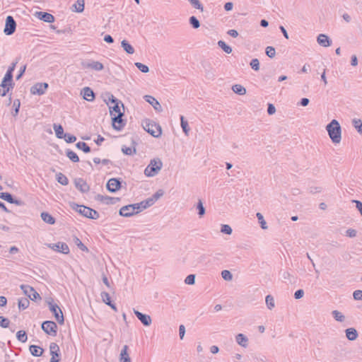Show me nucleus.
Instances as JSON below:
<instances>
[{"label":"nucleus","instance_id":"f257e3e1","mask_svg":"<svg viewBox=\"0 0 362 362\" xmlns=\"http://www.w3.org/2000/svg\"><path fill=\"white\" fill-rule=\"evenodd\" d=\"M326 130L334 144H339L341 139V127L337 119H332L327 126Z\"/></svg>","mask_w":362,"mask_h":362},{"label":"nucleus","instance_id":"f03ea898","mask_svg":"<svg viewBox=\"0 0 362 362\" xmlns=\"http://www.w3.org/2000/svg\"><path fill=\"white\" fill-rule=\"evenodd\" d=\"M72 208L84 217L94 220H96L100 217L99 213L95 209H93L90 207L83 205H79L77 204H74Z\"/></svg>","mask_w":362,"mask_h":362},{"label":"nucleus","instance_id":"7ed1b4c3","mask_svg":"<svg viewBox=\"0 0 362 362\" xmlns=\"http://www.w3.org/2000/svg\"><path fill=\"white\" fill-rule=\"evenodd\" d=\"M162 167L163 163L160 158L152 159L145 168L144 174L147 177H153L160 170Z\"/></svg>","mask_w":362,"mask_h":362},{"label":"nucleus","instance_id":"20e7f679","mask_svg":"<svg viewBox=\"0 0 362 362\" xmlns=\"http://www.w3.org/2000/svg\"><path fill=\"white\" fill-rule=\"evenodd\" d=\"M143 127L144 130L149 133L153 137L157 138L161 135V127L153 121L146 119L144 122Z\"/></svg>","mask_w":362,"mask_h":362},{"label":"nucleus","instance_id":"39448f33","mask_svg":"<svg viewBox=\"0 0 362 362\" xmlns=\"http://www.w3.org/2000/svg\"><path fill=\"white\" fill-rule=\"evenodd\" d=\"M42 329L49 335H51L52 337L57 336V324L53 321H45L42 324Z\"/></svg>","mask_w":362,"mask_h":362},{"label":"nucleus","instance_id":"423d86ee","mask_svg":"<svg viewBox=\"0 0 362 362\" xmlns=\"http://www.w3.org/2000/svg\"><path fill=\"white\" fill-rule=\"evenodd\" d=\"M49 308L50 311L53 313L56 320L59 324L63 325L64 322V318L61 308L52 302H49Z\"/></svg>","mask_w":362,"mask_h":362},{"label":"nucleus","instance_id":"0eeeda50","mask_svg":"<svg viewBox=\"0 0 362 362\" xmlns=\"http://www.w3.org/2000/svg\"><path fill=\"white\" fill-rule=\"evenodd\" d=\"M16 28V23L13 18L11 16H7L6 19V25L4 28V33L7 35H12Z\"/></svg>","mask_w":362,"mask_h":362},{"label":"nucleus","instance_id":"6e6552de","mask_svg":"<svg viewBox=\"0 0 362 362\" xmlns=\"http://www.w3.org/2000/svg\"><path fill=\"white\" fill-rule=\"evenodd\" d=\"M21 288L24 293L28 296L32 300L41 299L40 294L32 286L29 285H21Z\"/></svg>","mask_w":362,"mask_h":362},{"label":"nucleus","instance_id":"1a4fd4ad","mask_svg":"<svg viewBox=\"0 0 362 362\" xmlns=\"http://www.w3.org/2000/svg\"><path fill=\"white\" fill-rule=\"evenodd\" d=\"M81 66L83 69H93L95 71H101L104 69L103 64L98 61L82 62Z\"/></svg>","mask_w":362,"mask_h":362},{"label":"nucleus","instance_id":"9d476101","mask_svg":"<svg viewBox=\"0 0 362 362\" xmlns=\"http://www.w3.org/2000/svg\"><path fill=\"white\" fill-rule=\"evenodd\" d=\"M48 88V83H37L33 85L30 88L32 94H37L39 95H43Z\"/></svg>","mask_w":362,"mask_h":362},{"label":"nucleus","instance_id":"9b49d317","mask_svg":"<svg viewBox=\"0 0 362 362\" xmlns=\"http://www.w3.org/2000/svg\"><path fill=\"white\" fill-rule=\"evenodd\" d=\"M49 247L53 250L63 254L67 255L69 253V248L66 243L62 242H58L54 244H49Z\"/></svg>","mask_w":362,"mask_h":362},{"label":"nucleus","instance_id":"f8f14e48","mask_svg":"<svg viewBox=\"0 0 362 362\" xmlns=\"http://www.w3.org/2000/svg\"><path fill=\"white\" fill-rule=\"evenodd\" d=\"M95 200L100 202L103 204L110 205L115 204L118 201H119V198L117 197H112L107 195L97 194L95 197Z\"/></svg>","mask_w":362,"mask_h":362},{"label":"nucleus","instance_id":"ddd939ff","mask_svg":"<svg viewBox=\"0 0 362 362\" xmlns=\"http://www.w3.org/2000/svg\"><path fill=\"white\" fill-rule=\"evenodd\" d=\"M107 189L110 192H115L121 187V182L117 178H111L107 181Z\"/></svg>","mask_w":362,"mask_h":362},{"label":"nucleus","instance_id":"4468645a","mask_svg":"<svg viewBox=\"0 0 362 362\" xmlns=\"http://www.w3.org/2000/svg\"><path fill=\"white\" fill-rule=\"evenodd\" d=\"M0 199L5 200L10 204H14L17 206H21L23 204V202L21 200L14 199L13 196L8 192H1Z\"/></svg>","mask_w":362,"mask_h":362},{"label":"nucleus","instance_id":"2eb2a0df","mask_svg":"<svg viewBox=\"0 0 362 362\" xmlns=\"http://www.w3.org/2000/svg\"><path fill=\"white\" fill-rule=\"evenodd\" d=\"M76 187L82 193L88 192L90 187L87 182L82 178H77L74 180Z\"/></svg>","mask_w":362,"mask_h":362},{"label":"nucleus","instance_id":"dca6fc26","mask_svg":"<svg viewBox=\"0 0 362 362\" xmlns=\"http://www.w3.org/2000/svg\"><path fill=\"white\" fill-rule=\"evenodd\" d=\"M122 113H119L117 115L115 114L112 117V127L116 130H121L125 124L122 119Z\"/></svg>","mask_w":362,"mask_h":362},{"label":"nucleus","instance_id":"f3484780","mask_svg":"<svg viewBox=\"0 0 362 362\" xmlns=\"http://www.w3.org/2000/svg\"><path fill=\"white\" fill-rule=\"evenodd\" d=\"M120 216L124 217H130L135 214V211H134V206L132 204H129L122 206L119 211Z\"/></svg>","mask_w":362,"mask_h":362},{"label":"nucleus","instance_id":"a211bd4d","mask_svg":"<svg viewBox=\"0 0 362 362\" xmlns=\"http://www.w3.org/2000/svg\"><path fill=\"white\" fill-rule=\"evenodd\" d=\"M84 100L92 102L95 100V95L93 90L89 87H85L81 90V93Z\"/></svg>","mask_w":362,"mask_h":362},{"label":"nucleus","instance_id":"6ab92c4d","mask_svg":"<svg viewBox=\"0 0 362 362\" xmlns=\"http://www.w3.org/2000/svg\"><path fill=\"white\" fill-rule=\"evenodd\" d=\"M134 313L144 325L149 326L151 324L152 320L149 315L143 314L141 312L135 310H134Z\"/></svg>","mask_w":362,"mask_h":362},{"label":"nucleus","instance_id":"aec40b11","mask_svg":"<svg viewBox=\"0 0 362 362\" xmlns=\"http://www.w3.org/2000/svg\"><path fill=\"white\" fill-rule=\"evenodd\" d=\"M317 42L320 45L324 47H329L332 45L331 39L325 34L318 35Z\"/></svg>","mask_w":362,"mask_h":362},{"label":"nucleus","instance_id":"412c9836","mask_svg":"<svg viewBox=\"0 0 362 362\" xmlns=\"http://www.w3.org/2000/svg\"><path fill=\"white\" fill-rule=\"evenodd\" d=\"M145 100L150 103L153 108L157 111H162V107L159 102L153 96L151 95H145L144 96Z\"/></svg>","mask_w":362,"mask_h":362},{"label":"nucleus","instance_id":"4be33fe9","mask_svg":"<svg viewBox=\"0 0 362 362\" xmlns=\"http://www.w3.org/2000/svg\"><path fill=\"white\" fill-rule=\"evenodd\" d=\"M14 87V83H4L1 81V83L0 84V95L1 96H5L6 94L9 92L11 89H13Z\"/></svg>","mask_w":362,"mask_h":362},{"label":"nucleus","instance_id":"5701e85b","mask_svg":"<svg viewBox=\"0 0 362 362\" xmlns=\"http://www.w3.org/2000/svg\"><path fill=\"white\" fill-rule=\"evenodd\" d=\"M49 351H50V354L52 356V358H59L60 349H59V346H58V344L57 343L52 342L49 344Z\"/></svg>","mask_w":362,"mask_h":362},{"label":"nucleus","instance_id":"b1692460","mask_svg":"<svg viewBox=\"0 0 362 362\" xmlns=\"http://www.w3.org/2000/svg\"><path fill=\"white\" fill-rule=\"evenodd\" d=\"M37 17L46 22V23H53L54 21V17L51 13L47 12L40 11L37 13Z\"/></svg>","mask_w":362,"mask_h":362},{"label":"nucleus","instance_id":"393cba45","mask_svg":"<svg viewBox=\"0 0 362 362\" xmlns=\"http://www.w3.org/2000/svg\"><path fill=\"white\" fill-rule=\"evenodd\" d=\"M346 337L350 341L356 340L358 337L357 330L354 327H349L345 329Z\"/></svg>","mask_w":362,"mask_h":362},{"label":"nucleus","instance_id":"a878e982","mask_svg":"<svg viewBox=\"0 0 362 362\" xmlns=\"http://www.w3.org/2000/svg\"><path fill=\"white\" fill-rule=\"evenodd\" d=\"M128 349L129 346L127 345L123 346L119 355V362H132L128 354Z\"/></svg>","mask_w":362,"mask_h":362},{"label":"nucleus","instance_id":"bb28decb","mask_svg":"<svg viewBox=\"0 0 362 362\" xmlns=\"http://www.w3.org/2000/svg\"><path fill=\"white\" fill-rule=\"evenodd\" d=\"M29 349L31 354L34 356H40L44 351L43 349L36 345H30Z\"/></svg>","mask_w":362,"mask_h":362},{"label":"nucleus","instance_id":"cd10ccee","mask_svg":"<svg viewBox=\"0 0 362 362\" xmlns=\"http://www.w3.org/2000/svg\"><path fill=\"white\" fill-rule=\"evenodd\" d=\"M41 218L47 223L54 224L55 223V218L47 212H42Z\"/></svg>","mask_w":362,"mask_h":362},{"label":"nucleus","instance_id":"c85d7f7f","mask_svg":"<svg viewBox=\"0 0 362 362\" xmlns=\"http://www.w3.org/2000/svg\"><path fill=\"white\" fill-rule=\"evenodd\" d=\"M121 45L127 53L129 54L134 53V47L126 40L122 41Z\"/></svg>","mask_w":362,"mask_h":362},{"label":"nucleus","instance_id":"c756f323","mask_svg":"<svg viewBox=\"0 0 362 362\" xmlns=\"http://www.w3.org/2000/svg\"><path fill=\"white\" fill-rule=\"evenodd\" d=\"M53 128L54 129V132H55V134H56V136L57 138L63 139V137H64L65 134L64 133V129L61 124H54L53 125Z\"/></svg>","mask_w":362,"mask_h":362},{"label":"nucleus","instance_id":"7c9ffc66","mask_svg":"<svg viewBox=\"0 0 362 362\" xmlns=\"http://www.w3.org/2000/svg\"><path fill=\"white\" fill-rule=\"evenodd\" d=\"M237 343L243 347L247 346V338L243 334H238L236 336Z\"/></svg>","mask_w":362,"mask_h":362},{"label":"nucleus","instance_id":"2f4dec72","mask_svg":"<svg viewBox=\"0 0 362 362\" xmlns=\"http://www.w3.org/2000/svg\"><path fill=\"white\" fill-rule=\"evenodd\" d=\"M66 155L74 163H78L79 161V158L77 154L71 149H66Z\"/></svg>","mask_w":362,"mask_h":362},{"label":"nucleus","instance_id":"473e14b6","mask_svg":"<svg viewBox=\"0 0 362 362\" xmlns=\"http://www.w3.org/2000/svg\"><path fill=\"white\" fill-rule=\"evenodd\" d=\"M232 90H233L234 93L240 95H243L246 93V89L240 84H235L233 86Z\"/></svg>","mask_w":362,"mask_h":362},{"label":"nucleus","instance_id":"72a5a7b5","mask_svg":"<svg viewBox=\"0 0 362 362\" xmlns=\"http://www.w3.org/2000/svg\"><path fill=\"white\" fill-rule=\"evenodd\" d=\"M84 0H77L76 2L73 5L74 11L78 13H81L84 10Z\"/></svg>","mask_w":362,"mask_h":362},{"label":"nucleus","instance_id":"f704fd0d","mask_svg":"<svg viewBox=\"0 0 362 362\" xmlns=\"http://www.w3.org/2000/svg\"><path fill=\"white\" fill-rule=\"evenodd\" d=\"M180 124L184 133L187 136L190 129L189 127L188 122L185 119L183 116L180 117Z\"/></svg>","mask_w":362,"mask_h":362},{"label":"nucleus","instance_id":"c9c22d12","mask_svg":"<svg viewBox=\"0 0 362 362\" xmlns=\"http://www.w3.org/2000/svg\"><path fill=\"white\" fill-rule=\"evenodd\" d=\"M76 146L80 149L82 150L84 153H88L90 152V148L88 146V145L83 142V141H79L76 144Z\"/></svg>","mask_w":362,"mask_h":362},{"label":"nucleus","instance_id":"e433bc0d","mask_svg":"<svg viewBox=\"0 0 362 362\" xmlns=\"http://www.w3.org/2000/svg\"><path fill=\"white\" fill-rule=\"evenodd\" d=\"M332 315L335 320L342 322L345 320V316L339 311L338 310H333L332 312Z\"/></svg>","mask_w":362,"mask_h":362},{"label":"nucleus","instance_id":"4c0bfd02","mask_svg":"<svg viewBox=\"0 0 362 362\" xmlns=\"http://www.w3.org/2000/svg\"><path fill=\"white\" fill-rule=\"evenodd\" d=\"M57 180L62 185H67L69 184L68 178L62 173L57 174Z\"/></svg>","mask_w":362,"mask_h":362},{"label":"nucleus","instance_id":"58836bf2","mask_svg":"<svg viewBox=\"0 0 362 362\" xmlns=\"http://www.w3.org/2000/svg\"><path fill=\"white\" fill-rule=\"evenodd\" d=\"M16 337L22 343H25L28 339L27 334L23 330L18 331L16 334Z\"/></svg>","mask_w":362,"mask_h":362},{"label":"nucleus","instance_id":"ea45409f","mask_svg":"<svg viewBox=\"0 0 362 362\" xmlns=\"http://www.w3.org/2000/svg\"><path fill=\"white\" fill-rule=\"evenodd\" d=\"M218 45L227 54H230L232 52V48L226 44L224 41L219 40L218 42Z\"/></svg>","mask_w":362,"mask_h":362},{"label":"nucleus","instance_id":"a19ab883","mask_svg":"<svg viewBox=\"0 0 362 362\" xmlns=\"http://www.w3.org/2000/svg\"><path fill=\"white\" fill-rule=\"evenodd\" d=\"M122 151L124 154L131 156L135 154L136 152V148L133 147H127L126 146H123L122 148Z\"/></svg>","mask_w":362,"mask_h":362},{"label":"nucleus","instance_id":"79ce46f5","mask_svg":"<svg viewBox=\"0 0 362 362\" xmlns=\"http://www.w3.org/2000/svg\"><path fill=\"white\" fill-rule=\"evenodd\" d=\"M197 209L198 210V214L199 217H202L205 214L206 210L203 205L202 199H199L197 204Z\"/></svg>","mask_w":362,"mask_h":362},{"label":"nucleus","instance_id":"37998d69","mask_svg":"<svg viewBox=\"0 0 362 362\" xmlns=\"http://www.w3.org/2000/svg\"><path fill=\"white\" fill-rule=\"evenodd\" d=\"M353 125L354 128L357 130V132L362 134V122L359 119H354L352 121Z\"/></svg>","mask_w":362,"mask_h":362},{"label":"nucleus","instance_id":"c03bdc74","mask_svg":"<svg viewBox=\"0 0 362 362\" xmlns=\"http://www.w3.org/2000/svg\"><path fill=\"white\" fill-rule=\"evenodd\" d=\"M74 240V243L77 245V247L80 250H81L83 252H88V247L81 241V240L78 238L75 237Z\"/></svg>","mask_w":362,"mask_h":362},{"label":"nucleus","instance_id":"a18cd8bd","mask_svg":"<svg viewBox=\"0 0 362 362\" xmlns=\"http://www.w3.org/2000/svg\"><path fill=\"white\" fill-rule=\"evenodd\" d=\"M112 102L115 103V105L112 107V110H110L111 115L113 114V112H115L117 115H119V113H122L120 112V108L119 107L117 100L116 98H115L113 95H112Z\"/></svg>","mask_w":362,"mask_h":362},{"label":"nucleus","instance_id":"49530a36","mask_svg":"<svg viewBox=\"0 0 362 362\" xmlns=\"http://www.w3.org/2000/svg\"><path fill=\"white\" fill-rule=\"evenodd\" d=\"M30 302L27 298L20 299L18 300V308L20 310H25L29 306Z\"/></svg>","mask_w":362,"mask_h":362},{"label":"nucleus","instance_id":"de8ad7c7","mask_svg":"<svg viewBox=\"0 0 362 362\" xmlns=\"http://www.w3.org/2000/svg\"><path fill=\"white\" fill-rule=\"evenodd\" d=\"M189 3L192 4V6L200 10L202 12L204 11L203 5L201 4L199 0H188Z\"/></svg>","mask_w":362,"mask_h":362},{"label":"nucleus","instance_id":"09e8293b","mask_svg":"<svg viewBox=\"0 0 362 362\" xmlns=\"http://www.w3.org/2000/svg\"><path fill=\"white\" fill-rule=\"evenodd\" d=\"M189 21L193 28L197 29L199 28L200 23L195 16H191L189 19Z\"/></svg>","mask_w":362,"mask_h":362},{"label":"nucleus","instance_id":"8fccbe9b","mask_svg":"<svg viewBox=\"0 0 362 362\" xmlns=\"http://www.w3.org/2000/svg\"><path fill=\"white\" fill-rule=\"evenodd\" d=\"M103 301L106 304L109 305L112 303L109 293L106 291H103L100 294Z\"/></svg>","mask_w":362,"mask_h":362},{"label":"nucleus","instance_id":"3c124183","mask_svg":"<svg viewBox=\"0 0 362 362\" xmlns=\"http://www.w3.org/2000/svg\"><path fill=\"white\" fill-rule=\"evenodd\" d=\"M3 83H14L13 82V74L11 72H7L4 75L3 79H2Z\"/></svg>","mask_w":362,"mask_h":362},{"label":"nucleus","instance_id":"603ef678","mask_svg":"<svg viewBox=\"0 0 362 362\" xmlns=\"http://www.w3.org/2000/svg\"><path fill=\"white\" fill-rule=\"evenodd\" d=\"M21 102L19 99H16L13 101L14 110L12 112L13 116H16L19 112Z\"/></svg>","mask_w":362,"mask_h":362},{"label":"nucleus","instance_id":"864d4df0","mask_svg":"<svg viewBox=\"0 0 362 362\" xmlns=\"http://www.w3.org/2000/svg\"><path fill=\"white\" fill-rule=\"evenodd\" d=\"M221 276L226 281H230L233 279V275L228 270H223L221 272Z\"/></svg>","mask_w":362,"mask_h":362},{"label":"nucleus","instance_id":"5fc2aeb1","mask_svg":"<svg viewBox=\"0 0 362 362\" xmlns=\"http://www.w3.org/2000/svg\"><path fill=\"white\" fill-rule=\"evenodd\" d=\"M93 162L95 164L102 163L104 165H107L109 164H112V161L110 160H109V159L105 158V159L100 160L99 158H93Z\"/></svg>","mask_w":362,"mask_h":362},{"label":"nucleus","instance_id":"6e6d98bb","mask_svg":"<svg viewBox=\"0 0 362 362\" xmlns=\"http://www.w3.org/2000/svg\"><path fill=\"white\" fill-rule=\"evenodd\" d=\"M135 66L143 73H147L149 71V69L148 66L141 63V62H136Z\"/></svg>","mask_w":362,"mask_h":362},{"label":"nucleus","instance_id":"4d7b16f0","mask_svg":"<svg viewBox=\"0 0 362 362\" xmlns=\"http://www.w3.org/2000/svg\"><path fill=\"white\" fill-rule=\"evenodd\" d=\"M132 205L134 206V211H135V214L145 209V206L143 205L142 202L140 203L134 204Z\"/></svg>","mask_w":362,"mask_h":362},{"label":"nucleus","instance_id":"13d9d810","mask_svg":"<svg viewBox=\"0 0 362 362\" xmlns=\"http://www.w3.org/2000/svg\"><path fill=\"white\" fill-rule=\"evenodd\" d=\"M232 228L229 225L223 224L221 226V232L227 235L232 233Z\"/></svg>","mask_w":362,"mask_h":362},{"label":"nucleus","instance_id":"bf43d9fd","mask_svg":"<svg viewBox=\"0 0 362 362\" xmlns=\"http://www.w3.org/2000/svg\"><path fill=\"white\" fill-rule=\"evenodd\" d=\"M10 321L8 318L0 316V326L3 328L8 327Z\"/></svg>","mask_w":362,"mask_h":362},{"label":"nucleus","instance_id":"052dcab7","mask_svg":"<svg viewBox=\"0 0 362 362\" xmlns=\"http://www.w3.org/2000/svg\"><path fill=\"white\" fill-rule=\"evenodd\" d=\"M257 218H258V220H259V223H260V225H261L262 228H263V229H266V228H267V223H266V221L264 220V217H263V216L262 215V214H260V213H257Z\"/></svg>","mask_w":362,"mask_h":362},{"label":"nucleus","instance_id":"680f3d73","mask_svg":"<svg viewBox=\"0 0 362 362\" xmlns=\"http://www.w3.org/2000/svg\"><path fill=\"white\" fill-rule=\"evenodd\" d=\"M185 283L186 284H189V285H193L195 283V275L194 274H189L188 275L185 280Z\"/></svg>","mask_w":362,"mask_h":362},{"label":"nucleus","instance_id":"e2e57ef3","mask_svg":"<svg viewBox=\"0 0 362 362\" xmlns=\"http://www.w3.org/2000/svg\"><path fill=\"white\" fill-rule=\"evenodd\" d=\"M63 139H65L66 143H74L76 140V137L74 135L70 134H65Z\"/></svg>","mask_w":362,"mask_h":362},{"label":"nucleus","instance_id":"0e129e2a","mask_svg":"<svg viewBox=\"0 0 362 362\" xmlns=\"http://www.w3.org/2000/svg\"><path fill=\"white\" fill-rule=\"evenodd\" d=\"M250 64L252 69L255 71H258L259 69V62L257 59H252Z\"/></svg>","mask_w":362,"mask_h":362},{"label":"nucleus","instance_id":"69168bd1","mask_svg":"<svg viewBox=\"0 0 362 362\" xmlns=\"http://www.w3.org/2000/svg\"><path fill=\"white\" fill-rule=\"evenodd\" d=\"M354 299L356 300H362V291L356 290L353 293Z\"/></svg>","mask_w":362,"mask_h":362},{"label":"nucleus","instance_id":"338daca9","mask_svg":"<svg viewBox=\"0 0 362 362\" xmlns=\"http://www.w3.org/2000/svg\"><path fill=\"white\" fill-rule=\"evenodd\" d=\"M357 235V231L353 228H349L346 231V235L349 238H355Z\"/></svg>","mask_w":362,"mask_h":362},{"label":"nucleus","instance_id":"774afa93","mask_svg":"<svg viewBox=\"0 0 362 362\" xmlns=\"http://www.w3.org/2000/svg\"><path fill=\"white\" fill-rule=\"evenodd\" d=\"M352 202L356 204V207L362 216V202L359 200H352Z\"/></svg>","mask_w":362,"mask_h":362}]
</instances>
